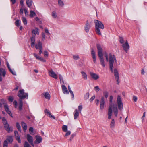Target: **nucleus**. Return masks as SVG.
<instances>
[{"label": "nucleus", "mask_w": 147, "mask_h": 147, "mask_svg": "<svg viewBox=\"0 0 147 147\" xmlns=\"http://www.w3.org/2000/svg\"><path fill=\"white\" fill-rule=\"evenodd\" d=\"M44 97L46 99L49 100L50 98V95L48 92H44L42 94Z\"/></svg>", "instance_id": "aec40b11"}, {"label": "nucleus", "mask_w": 147, "mask_h": 147, "mask_svg": "<svg viewBox=\"0 0 147 147\" xmlns=\"http://www.w3.org/2000/svg\"><path fill=\"white\" fill-rule=\"evenodd\" d=\"M23 102L22 100L21 99H19V108L20 110H21L22 109V106H23Z\"/></svg>", "instance_id": "c756f323"}, {"label": "nucleus", "mask_w": 147, "mask_h": 147, "mask_svg": "<svg viewBox=\"0 0 147 147\" xmlns=\"http://www.w3.org/2000/svg\"><path fill=\"white\" fill-rule=\"evenodd\" d=\"M40 47H39V50H40V51H39V54H40V55L41 53H42V48H41V45H40Z\"/></svg>", "instance_id": "338daca9"}, {"label": "nucleus", "mask_w": 147, "mask_h": 147, "mask_svg": "<svg viewBox=\"0 0 147 147\" xmlns=\"http://www.w3.org/2000/svg\"><path fill=\"white\" fill-rule=\"evenodd\" d=\"M26 3L28 7H30L32 5V0H26Z\"/></svg>", "instance_id": "b1692460"}, {"label": "nucleus", "mask_w": 147, "mask_h": 147, "mask_svg": "<svg viewBox=\"0 0 147 147\" xmlns=\"http://www.w3.org/2000/svg\"><path fill=\"white\" fill-rule=\"evenodd\" d=\"M30 133L32 135H34L33 128L32 127H30L29 129Z\"/></svg>", "instance_id": "c03bdc74"}, {"label": "nucleus", "mask_w": 147, "mask_h": 147, "mask_svg": "<svg viewBox=\"0 0 147 147\" xmlns=\"http://www.w3.org/2000/svg\"><path fill=\"white\" fill-rule=\"evenodd\" d=\"M59 78L60 81L61 83H62L63 84H64V82L63 80V78L62 76L60 74L59 75Z\"/></svg>", "instance_id": "58836bf2"}, {"label": "nucleus", "mask_w": 147, "mask_h": 147, "mask_svg": "<svg viewBox=\"0 0 147 147\" xmlns=\"http://www.w3.org/2000/svg\"><path fill=\"white\" fill-rule=\"evenodd\" d=\"M7 140L10 142H12L13 140V136H7Z\"/></svg>", "instance_id": "2f4dec72"}, {"label": "nucleus", "mask_w": 147, "mask_h": 147, "mask_svg": "<svg viewBox=\"0 0 147 147\" xmlns=\"http://www.w3.org/2000/svg\"><path fill=\"white\" fill-rule=\"evenodd\" d=\"M123 50L126 52L127 53L129 49V44L127 40L125 42L123 43L122 45Z\"/></svg>", "instance_id": "1a4fd4ad"}, {"label": "nucleus", "mask_w": 147, "mask_h": 147, "mask_svg": "<svg viewBox=\"0 0 147 147\" xmlns=\"http://www.w3.org/2000/svg\"><path fill=\"white\" fill-rule=\"evenodd\" d=\"M51 16L54 18H56L57 17V15L55 11H53L52 12Z\"/></svg>", "instance_id": "4c0bfd02"}, {"label": "nucleus", "mask_w": 147, "mask_h": 147, "mask_svg": "<svg viewBox=\"0 0 147 147\" xmlns=\"http://www.w3.org/2000/svg\"><path fill=\"white\" fill-rule=\"evenodd\" d=\"M105 102L104 97H101L100 102V108L101 110H103L105 106Z\"/></svg>", "instance_id": "9d476101"}, {"label": "nucleus", "mask_w": 147, "mask_h": 147, "mask_svg": "<svg viewBox=\"0 0 147 147\" xmlns=\"http://www.w3.org/2000/svg\"><path fill=\"white\" fill-rule=\"evenodd\" d=\"M69 92L71 94L72 99H74V94L73 91L71 90H70L69 91Z\"/></svg>", "instance_id": "864d4df0"}, {"label": "nucleus", "mask_w": 147, "mask_h": 147, "mask_svg": "<svg viewBox=\"0 0 147 147\" xmlns=\"http://www.w3.org/2000/svg\"><path fill=\"white\" fill-rule=\"evenodd\" d=\"M17 95L19 98L20 99L22 100L25 98L27 99L28 98V93H25L24 89L20 90L19 91Z\"/></svg>", "instance_id": "20e7f679"}, {"label": "nucleus", "mask_w": 147, "mask_h": 147, "mask_svg": "<svg viewBox=\"0 0 147 147\" xmlns=\"http://www.w3.org/2000/svg\"><path fill=\"white\" fill-rule=\"evenodd\" d=\"M40 45L41 46V48H42V43L40 41H39L38 44H36L35 46V47L36 49H37L38 48L39 49V47H40Z\"/></svg>", "instance_id": "473e14b6"}, {"label": "nucleus", "mask_w": 147, "mask_h": 147, "mask_svg": "<svg viewBox=\"0 0 147 147\" xmlns=\"http://www.w3.org/2000/svg\"><path fill=\"white\" fill-rule=\"evenodd\" d=\"M21 124L22 127L23 128L24 131L25 132L27 129V125L26 124L23 122H22Z\"/></svg>", "instance_id": "cd10ccee"}, {"label": "nucleus", "mask_w": 147, "mask_h": 147, "mask_svg": "<svg viewBox=\"0 0 147 147\" xmlns=\"http://www.w3.org/2000/svg\"><path fill=\"white\" fill-rule=\"evenodd\" d=\"M6 73V71L4 69H0V81H2L3 78L5 77Z\"/></svg>", "instance_id": "6e6552de"}, {"label": "nucleus", "mask_w": 147, "mask_h": 147, "mask_svg": "<svg viewBox=\"0 0 147 147\" xmlns=\"http://www.w3.org/2000/svg\"><path fill=\"white\" fill-rule=\"evenodd\" d=\"M13 104L14 105V107L15 108L17 107V102L16 101L14 100L13 102Z\"/></svg>", "instance_id": "052dcab7"}, {"label": "nucleus", "mask_w": 147, "mask_h": 147, "mask_svg": "<svg viewBox=\"0 0 147 147\" xmlns=\"http://www.w3.org/2000/svg\"><path fill=\"white\" fill-rule=\"evenodd\" d=\"M89 96V93H87L84 96V98L85 100H87L88 99Z\"/></svg>", "instance_id": "a18cd8bd"}, {"label": "nucleus", "mask_w": 147, "mask_h": 147, "mask_svg": "<svg viewBox=\"0 0 147 147\" xmlns=\"http://www.w3.org/2000/svg\"><path fill=\"white\" fill-rule=\"evenodd\" d=\"M9 70L10 71L11 73L12 74L14 75H16V72L14 70H12L11 69Z\"/></svg>", "instance_id": "5fc2aeb1"}, {"label": "nucleus", "mask_w": 147, "mask_h": 147, "mask_svg": "<svg viewBox=\"0 0 147 147\" xmlns=\"http://www.w3.org/2000/svg\"><path fill=\"white\" fill-rule=\"evenodd\" d=\"M39 60H40L41 61L43 62H45L46 61V60H45L43 58L41 57H40Z\"/></svg>", "instance_id": "774afa93"}, {"label": "nucleus", "mask_w": 147, "mask_h": 147, "mask_svg": "<svg viewBox=\"0 0 147 147\" xmlns=\"http://www.w3.org/2000/svg\"><path fill=\"white\" fill-rule=\"evenodd\" d=\"M34 56L38 59L39 60V59L40 58V57L39 56H38V55L36 54V53H34Z\"/></svg>", "instance_id": "bf43d9fd"}, {"label": "nucleus", "mask_w": 147, "mask_h": 147, "mask_svg": "<svg viewBox=\"0 0 147 147\" xmlns=\"http://www.w3.org/2000/svg\"><path fill=\"white\" fill-rule=\"evenodd\" d=\"M66 132L64 137H66L67 136L71 134V131H67Z\"/></svg>", "instance_id": "3c124183"}, {"label": "nucleus", "mask_w": 147, "mask_h": 147, "mask_svg": "<svg viewBox=\"0 0 147 147\" xmlns=\"http://www.w3.org/2000/svg\"><path fill=\"white\" fill-rule=\"evenodd\" d=\"M45 34L44 33H42V40H44L45 39Z\"/></svg>", "instance_id": "680f3d73"}, {"label": "nucleus", "mask_w": 147, "mask_h": 147, "mask_svg": "<svg viewBox=\"0 0 147 147\" xmlns=\"http://www.w3.org/2000/svg\"><path fill=\"white\" fill-rule=\"evenodd\" d=\"M24 0H20V5L22 6V7H23L24 6Z\"/></svg>", "instance_id": "4d7b16f0"}, {"label": "nucleus", "mask_w": 147, "mask_h": 147, "mask_svg": "<svg viewBox=\"0 0 147 147\" xmlns=\"http://www.w3.org/2000/svg\"><path fill=\"white\" fill-rule=\"evenodd\" d=\"M109 93L107 91H105L103 92V95L106 98H107L108 96Z\"/></svg>", "instance_id": "a19ab883"}, {"label": "nucleus", "mask_w": 147, "mask_h": 147, "mask_svg": "<svg viewBox=\"0 0 147 147\" xmlns=\"http://www.w3.org/2000/svg\"><path fill=\"white\" fill-rule=\"evenodd\" d=\"M30 16L31 17H32L36 15V14L35 12L32 10L30 11Z\"/></svg>", "instance_id": "c9c22d12"}, {"label": "nucleus", "mask_w": 147, "mask_h": 147, "mask_svg": "<svg viewBox=\"0 0 147 147\" xmlns=\"http://www.w3.org/2000/svg\"><path fill=\"white\" fill-rule=\"evenodd\" d=\"M4 107L5 110L7 113L12 117H13V116L12 115V114L9 110L8 105L7 104L5 105Z\"/></svg>", "instance_id": "2eb2a0df"}, {"label": "nucleus", "mask_w": 147, "mask_h": 147, "mask_svg": "<svg viewBox=\"0 0 147 147\" xmlns=\"http://www.w3.org/2000/svg\"><path fill=\"white\" fill-rule=\"evenodd\" d=\"M94 88L95 91L96 92H98L100 90V88L98 86H95Z\"/></svg>", "instance_id": "603ef678"}, {"label": "nucleus", "mask_w": 147, "mask_h": 147, "mask_svg": "<svg viewBox=\"0 0 147 147\" xmlns=\"http://www.w3.org/2000/svg\"><path fill=\"white\" fill-rule=\"evenodd\" d=\"M76 135V134L75 133H73V134H72L71 137H70V138H69V140L70 141H71L74 138V136H75Z\"/></svg>", "instance_id": "de8ad7c7"}, {"label": "nucleus", "mask_w": 147, "mask_h": 147, "mask_svg": "<svg viewBox=\"0 0 147 147\" xmlns=\"http://www.w3.org/2000/svg\"><path fill=\"white\" fill-rule=\"evenodd\" d=\"M90 75L91 78L94 80H97L99 78L98 75L92 72H90Z\"/></svg>", "instance_id": "4468645a"}, {"label": "nucleus", "mask_w": 147, "mask_h": 147, "mask_svg": "<svg viewBox=\"0 0 147 147\" xmlns=\"http://www.w3.org/2000/svg\"><path fill=\"white\" fill-rule=\"evenodd\" d=\"M8 100L9 102H12L13 100V98L12 96H9L8 98Z\"/></svg>", "instance_id": "8fccbe9b"}, {"label": "nucleus", "mask_w": 147, "mask_h": 147, "mask_svg": "<svg viewBox=\"0 0 147 147\" xmlns=\"http://www.w3.org/2000/svg\"><path fill=\"white\" fill-rule=\"evenodd\" d=\"M73 57L75 60H77L79 58V57L78 55H73Z\"/></svg>", "instance_id": "49530a36"}, {"label": "nucleus", "mask_w": 147, "mask_h": 147, "mask_svg": "<svg viewBox=\"0 0 147 147\" xmlns=\"http://www.w3.org/2000/svg\"><path fill=\"white\" fill-rule=\"evenodd\" d=\"M26 138L28 141L29 143H32V142H33V137L32 136H31L30 134H27Z\"/></svg>", "instance_id": "412c9836"}, {"label": "nucleus", "mask_w": 147, "mask_h": 147, "mask_svg": "<svg viewBox=\"0 0 147 147\" xmlns=\"http://www.w3.org/2000/svg\"><path fill=\"white\" fill-rule=\"evenodd\" d=\"M91 27V22H89L88 20H87L85 24L84 28L85 31L88 33L89 32L90 27Z\"/></svg>", "instance_id": "0eeeda50"}, {"label": "nucleus", "mask_w": 147, "mask_h": 147, "mask_svg": "<svg viewBox=\"0 0 147 147\" xmlns=\"http://www.w3.org/2000/svg\"><path fill=\"white\" fill-rule=\"evenodd\" d=\"M95 24V31L96 33L99 35H101L100 28L103 29L104 28L103 24L100 21L96 20H94Z\"/></svg>", "instance_id": "f03ea898"}, {"label": "nucleus", "mask_w": 147, "mask_h": 147, "mask_svg": "<svg viewBox=\"0 0 147 147\" xmlns=\"http://www.w3.org/2000/svg\"><path fill=\"white\" fill-rule=\"evenodd\" d=\"M115 122L114 119H112L110 123V127L111 128L115 126Z\"/></svg>", "instance_id": "f704fd0d"}, {"label": "nucleus", "mask_w": 147, "mask_h": 147, "mask_svg": "<svg viewBox=\"0 0 147 147\" xmlns=\"http://www.w3.org/2000/svg\"><path fill=\"white\" fill-rule=\"evenodd\" d=\"M95 96H93L90 99V101L91 102L95 98Z\"/></svg>", "instance_id": "69168bd1"}, {"label": "nucleus", "mask_w": 147, "mask_h": 147, "mask_svg": "<svg viewBox=\"0 0 147 147\" xmlns=\"http://www.w3.org/2000/svg\"><path fill=\"white\" fill-rule=\"evenodd\" d=\"M113 112L115 116L117 117L118 114V109L116 105L113 107Z\"/></svg>", "instance_id": "c85d7f7f"}, {"label": "nucleus", "mask_w": 147, "mask_h": 147, "mask_svg": "<svg viewBox=\"0 0 147 147\" xmlns=\"http://www.w3.org/2000/svg\"><path fill=\"white\" fill-rule=\"evenodd\" d=\"M97 47L98 51V55L100 58L101 65L103 67L105 66V61L103 58L102 53V49L100 44H97Z\"/></svg>", "instance_id": "7ed1b4c3"}, {"label": "nucleus", "mask_w": 147, "mask_h": 147, "mask_svg": "<svg viewBox=\"0 0 147 147\" xmlns=\"http://www.w3.org/2000/svg\"><path fill=\"white\" fill-rule=\"evenodd\" d=\"M2 121L5 130L8 133L12 132L13 131L12 128V127H10L5 118L4 117H3L2 118Z\"/></svg>", "instance_id": "39448f33"}, {"label": "nucleus", "mask_w": 147, "mask_h": 147, "mask_svg": "<svg viewBox=\"0 0 147 147\" xmlns=\"http://www.w3.org/2000/svg\"><path fill=\"white\" fill-rule=\"evenodd\" d=\"M79 115V113L78 110L76 109L75 110L74 113V119H76Z\"/></svg>", "instance_id": "bb28decb"}, {"label": "nucleus", "mask_w": 147, "mask_h": 147, "mask_svg": "<svg viewBox=\"0 0 147 147\" xmlns=\"http://www.w3.org/2000/svg\"><path fill=\"white\" fill-rule=\"evenodd\" d=\"M44 112L45 113L48 114L49 115L50 117H52L54 119H55V117H54V116L52 115L51 114V113H50V111L49 110H48L47 109H45L44 110Z\"/></svg>", "instance_id": "393cba45"}, {"label": "nucleus", "mask_w": 147, "mask_h": 147, "mask_svg": "<svg viewBox=\"0 0 147 147\" xmlns=\"http://www.w3.org/2000/svg\"><path fill=\"white\" fill-rule=\"evenodd\" d=\"M91 55L92 57L93 58V62L94 63L96 62V57L95 55V52L94 51V49L92 48L91 50Z\"/></svg>", "instance_id": "dca6fc26"}, {"label": "nucleus", "mask_w": 147, "mask_h": 147, "mask_svg": "<svg viewBox=\"0 0 147 147\" xmlns=\"http://www.w3.org/2000/svg\"><path fill=\"white\" fill-rule=\"evenodd\" d=\"M16 126L17 128L18 129L19 131H21V127L20 126L18 122H17L16 123Z\"/></svg>", "instance_id": "79ce46f5"}, {"label": "nucleus", "mask_w": 147, "mask_h": 147, "mask_svg": "<svg viewBox=\"0 0 147 147\" xmlns=\"http://www.w3.org/2000/svg\"><path fill=\"white\" fill-rule=\"evenodd\" d=\"M78 110L80 112V113L81 112V110L82 109V105H80L78 106Z\"/></svg>", "instance_id": "13d9d810"}, {"label": "nucleus", "mask_w": 147, "mask_h": 147, "mask_svg": "<svg viewBox=\"0 0 147 147\" xmlns=\"http://www.w3.org/2000/svg\"><path fill=\"white\" fill-rule=\"evenodd\" d=\"M49 74L50 76L55 79H57L58 78L57 75L52 69H51L49 71Z\"/></svg>", "instance_id": "9b49d317"}, {"label": "nucleus", "mask_w": 147, "mask_h": 147, "mask_svg": "<svg viewBox=\"0 0 147 147\" xmlns=\"http://www.w3.org/2000/svg\"><path fill=\"white\" fill-rule=\"evenodd\" d=\"M81 74L83 78L85 80H86L87 79V75L86 73L84 71H81Z\"/></svg>", "instance_id": "5701e85b"}, {"label": "nucleus", "mask_w": 147, "mask_h": 147, "mask_svg": "<svg viewBox=\"0 0 147 147\" xmlns=\"http://www.w3.org/2000/svg\"><path fill=\"white\" fill-rule=\"evenodd\" d=\"M119 41H120V42L121 43H122L123 44V43H124V41H123V39L122 38V37H120V40H119Z\"/></svg>", "instance_id": "e2e57ef3"}, {"label": "nucleus", "mask_w": 147, "mask_h": 147, "mask_svg": "<svg viewBox=\"0 0 147 147\" xmlns=\"http://www.w3.org/2000/svg\"><path fill=\"white\" fill-rule=\"evenodd\" d=\"M35 36H32L31 38V46L32 47H33L34 46V43H35Z\"/></svg>", "instance_id": "7c9ffc66"}, {"label": "nucleus", "mask_w": 147, "mask_h": 147, "mask_svg": "<svg viewBox=\"0 0 147 147\" xmlns=\"http://www.w3.org/2000/svg\"><path fill=\"white\" fill-rule=\"evenodd\" d=\"M58 3L59 6L60 7H63L64 5V4L62 0H58Z\"/></svg>", "instance_id": "a878e982"}, {"label": "nucleus", "mask_w": 147, "mask_h": 147, "mask_svg": "<svg viewBox=\"0 0 147 147\" xmlns=\"http://www.w3.org/2000/svg\"><path fill=\"white\" fill-rule=\"evenodd\" d=\"M112 113V106H109V107L108 112V118L109 119H110L111 118Z\"/></svg>", "instance_id": "ddd939ff"}, {"label": "nucleus", "mask_w": 147, "mask_h": 147, "mask_svg": "<svg viewBox=\"0 0 147 147\" xmlns=\"http://www.w3.org/2000/svg\"><path fill=\"white\" fill-rule=\"evenodd\" d=\"M8 143L7 140H5L4 141L3 147H7Z\"/></svg>", "instance_id": "09e8293b"}, {"label": "nucleus", "mask_w": 147, "mask_h": 147, "mask_svg": "<svg viewBox=\"0 0 147 147\" xmlns=\"http://www.w3.org/2000/svg\"><path fill=\"white\" fill-rule=\"evenodd\" d=\"M36 140L34 142L35 144H37L41 143L42 141V137L36 135Z\"/></svg>", "instance_id": "f8f14e48"}, {"label": "nucleus", "mask_w": 147, "mask_h": 147, "mask_svg": "<svg viewBox=\"0 0 147 147\" xmlns=\"http://www.w3.org/2000/svg\"><path fill=\"white\" fill-rule=\"evenodd\" d=\"M117 101L119 109L120 110H122L123 108V104L121 98L119 95L118 96Z\"/></svg>", "instance_id": "423d86ee"}, {"label": "nucleus", "mask_w": 147, "mask_h": 147, "mask_svg": "<svg viewBox=\"0 0 147 147\" xmlns=\"http://www.w3.org/2000/svg\"><path fill=\"white\" fill-rule=\"evenodd\" d=\"M22 20L24 24L25 25H27V22L26 19L25 18L22 17Z\"/></svg>", "instance_id": "e433bc0d"}, {"label": "nucleus", "mask_w": 147, "mask_h": 147, "mask_svg": "<svg viewBox=\"0 0 147 147\" xmlns=\"http://www.w3.org/2000/svg\"><path fill=\"white\" fill-rule=\"evenodd\" d=\"M133 100L135 102H136L137 100V97L134 96H133Z\"/></svg>", "instance_id": "0e129e2a"}, {"label": "nucleus", "mask_w": 147, "mask_h": 147, "mask_svg": "<svg viewBox=\"0 0 147 147\" xmlns=\"http://www.w3.org/2000/svg\"><path fill=\"white\" fill-rule=\"evenodd\" d=\"M14 134L15 138H16V140L18 141L19 143H20L21 142V140L18 131H15Z\"/></svg>", "instance_id": "a211bd4d"}, {"label": "nucleus", "mask_w": 147, "mask_h": 147, "mask_svg": "<svg viewBox=\"0 0 147 147\" xmlns=\"http://www.w3.org/2000/svg\"><path fill=\"white\" fill-rule=\"evenodd\" d=\"M24 147H31L29 143L27 141H25L24 144Z\"/></svg>", "instance_id": "37998d69"}, {"label": "nucleus", "mask_w": 147, "mask_h": 147, "mask_svg": "<svg viewBox=\"0 0 147 147\" xmlns=\"http://www.w3.org/2000/svg\"><path fill=\"white\" fill-rule=\"evenodd\" d=\"M114 74L115 78L116 79L117 83L118 84L119 83V81L118 80L119 79V77L117 70L116 69H114Z\"/></svg>", "instance_id": "6ab92c4d"}, {"label": "nucleus", "mask_w": 147, "mask_h": 147, "mask_svg": "<svg viewBox=\"0 0 147 147\" xmlns=\"http://www.w3.org/2000/svg\"><path fill=\"white\" fill-rule=\"evenodd\" d=\"M62 129L64 132H66L67 131L68 127L66 125H63L62 127Z\"/></svg>", "instance_id": "72a5a7b5"}, {"label": "nucleus", "mask_w": 147, "mask_h": 147, "mask_svg": "<svg viewBox=\"0 0 147 147\" xmlns=\"http://www.w3.org/2000/svg\"><path fill=\"white\" fill-rule=\"evenodd\" d=\"M61 87L62 92L63 94H69V92L67 90V89L65 85H62L61 86Z\"/></svg>", "instance_id": "f3484780"}, {"label": "nucleus", "mask_w": 147, "mask_h": 147, "mask_svg": "<svg viewBox=\"0 0 147 147\" xmlns=\"http://www.w3.org/2000/svg\"><path fill=\"white\" fill-rule=\"evenodd\" d=\"M36 34L38 35L39 34V32L37 28H36L35 29L33 30L32 31V36L35 37Z\"/></svg>", "instance_id": "4be33fe9"}, {"label": "nucleus", "mask_w": 147, "mask_h": 147, "mask_svg": "<svg viewBox=\"0 0 147 147\" xmlns=\"http://www.w3.org/2000/svg\"><path fill=\"white\" fill-rule=\"evenodd\" d=\"M104 56L105 57L106 61L107 62L109 61V64L110 69L111 71L113 72V64L115 61L116 62V59L115 56L111 53L109 54V60L108 56V54L106 53L104 54Z\"/></svg>", "instance_id": "f257e3e1"}, {"label": "nucleus", "mask_w": 147, "mask_h": 147, "mask_svg": "<svg viewBox=\"0 0 147 147\" xmlns=\"http://www.w3.org/2000/svg\"><path fill=\"white\" fill-rule=\"evenodd\" d=\"M20 21L19 20H16L15 22L16 25L17 26H20Z\"/></svg>", "instance_id": "ea45409f"}, {"label": "nucleus", "mask_w": 147, "mask_h": 147, "mask_svg": "<svg viewBox=\"0 0 147 147\" xmlns=\"http://www.w3.org/2000/svg\"><path fill=\"white\" fill-rule=\"evenodd\" d=\"M44 54L45 57H47L48 55V53L47 51H44Z\"/></svg>", "instance_id": "6e6d98bb"}]
</instances>
